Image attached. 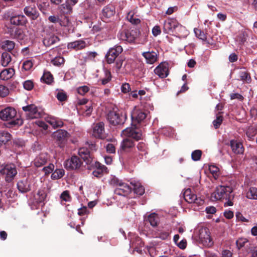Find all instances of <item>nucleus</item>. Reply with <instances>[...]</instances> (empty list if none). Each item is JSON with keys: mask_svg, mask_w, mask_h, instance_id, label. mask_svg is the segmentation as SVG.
<instances>
[{"mask_svg": "<svg viewBox=\"0 0 257 257\" xmlns=\"http://www.w3.org/2000/svg\"><path fill=\"white\" fill-rule=\"evenodd\" d=\"M124 60L122 58H118L115 62V67L117 70H120L121 68H123L125 70H127L126 66L124 65L123 66Z\"/></svg>", "mask_w": 257, "mask_h": 257, "instance_id": "obj_49", "label": "nucleus"}, {"mask_svg": "<svg viewBox=\"0 0 257 257\" xmlns=\"http://www.w3.org/2000/svg\"><path fill=\"white\" fill-rule=\"evenodd\" d=\"M143 56L145 58L148 63L153 64L157 61L158 55L156 52H146L143 53Z\"/></svg>", "mask_w": 257, "mask_h": 257, "instance_id": "obj_26", "label": "nucleus"}, {"mask_svg": "<svg viewBox=\"0 0 257 257\" xmlns=\"http://www.w3.org/2000/svg\"><path fill=\"white\" fill-rule=\"evenodd\" d=\"M42 79L47 84H50L53 80L52 75L49 72H45Z\"/></svg>", "mask_w": 257, "mask_h": 257, "instance_id": "obj_44", "label": "nucleus"}, {"mask_svg": "<svg viewBox=\"0 0 257 257\" xmlns=\"http://www.w3.org/2000/svg\"><path fill=\"white\" fill-rule=\"evenodd\" d=\"M78 154L86 164H90L92 161V157L90 151L86 147H82L79 149Z\"/></svg>", "mask_w": 257, "mask_h": 257, "instance_id": "obj_22", "label": "nucleus"}, {"mask_svg": "<svg viewBox=\"0 0 257 257\" xmlns=\"http://www.w3.org/2000/svg\"><path fill=\"white\" fill-rule=\"evenodd\" d=\"M115 13V8L113 6H107L102 11L101 18L104 22H107L114 16Z\"/></svg>", "mask_w": 257, "mask_h": 257, "instance_id": "obj_17", "label": "nucleus"}, {"mask_svg": "<svg viewBox=\"0 0 257 257\" xmlns=\"http://www.w3.org/2000/svg\"><path fill=\"white\" fill-rule=\"evenodd\" d=\"M110 182L111 184L116 186L115 192L117 194L125 196L131 192V188L128 184L117 178L112 179Z\"/></svg>", "mask_w": 257, "mask_h": 257, "instance_id": "obj_4", "label": "nucleus"}, {"mask_svg": "<svg viewBox=\"0 0 257 257\" xmlns=\"http://www.w3.org/2000/svg\"><path fill=\"white\" fill-rule=\"evenodd\" d=\"M122 51L120 46H116L114 48L109 49L105 56L106 62L108 64L113 63L119 54Z\"/></svg>", "mask_w": 257, "mask_h": 257, "instance_id": "obj_10", "label": "nucleus"}, {"mask_svg": "<svg viewBox=\"0 0 257 257\" xmlns=\"http://www.w3.org/2000/svg\"><path fill=\"white\" fill-rule=\"evenodd\" d=\"M60 197L62 200L66 202H69L71 200V197L68 191H65L63 192L61 195Z\"/></svg>", "mask_w": 257, "mask_h": 257, "instance_id": "obj_57", "label": "nucleus"}, {"mask_svg": "<svg viewBox=\"0 0 257 257\" xmlns=\"http://www.w3.org/2000/svg\"><path fill=\"white\" fill-rule=\"evenodd\" d=\"M138 36L136 30H122L119 31L117 37L121 41H126L129 43L134 42Z\"/></svg>", "mask_w": 257, "mask_h": 257, "instance_id": "obj_6", "label": "nucleus"}, {"mask_svg": "<svg viewBox=\"0 0 257 257\" xmlns=\"http://www.w3.org/2000/svg\"><path fill=\"white\" fill-rule=\"evenodd\" d=\"M223 120V117L221 115H218L216 117V119L213 121V124L215 128H217L219 127L220 124L222 123Z\"/></svg>", "mask_w": 257, "mask_h": 257, "instance_id": "obj_53", "label": "nucleus"}, {"mask_svg": "<svg viewBox=\"0 0 257 257\" xmlns=\"http://www.w3.org/2000/svg\"><path fill=\"white\" fill-rule=\"evenodd\" d=\"M248 241L246 238H240L236 240V244L238 247H242L244 246L245 243H248Z\"/></svg>", "mask_w": 257, "mask_h": 257, "instance_id": "obj_63", "label": "nucleus"}, {"mask_svg": "<svg viewBox=\"0 0 257 257\" xmlns=\"http://www.w3.org/2000/svg\"><path fill=\"white\" fill-rule=\"evenodd\" d=\"M0 173L5 175L7 182H10L13 180L17 174V171L14 164H0Z\"/></svg>", "mask_w": 257, "mask_h": 257, "instance_id": "obj_3", "label": "nucleus"}, {"mask_svg": "<svg viewBox=\"0 0 257 257\" xmlns=\"http://www.w3.org/2000/svg\"><path fill=\"white\" fill-rule=\"evenodd\" d=\"M59 23L61 26L64 27H69L71 24L70 22L67 17H65L63 20H60Z\"/></svg>", "mask_w": 257, "mask_h": 257, "instance_id": "obj_62", "label": "nucleus"}, {"mask_svg": "<svg viewBox=\"0 0 257 257\" xmlns=\"http://www.w3.org/2000/svg\"><path fill=\"white\" fill-rule=\"evenodd\" d=\"M11 135L7 132L0 133V146L6 144L11 140Z\"/></svg>", "mask_w": 257, "mask_h": 257, "instance_id": "obj_34", "label": "nucleus"}, {"mask_svg": "<svg viewBox=\"0 0 257 257\" xmlns=\"http://www.w3.org/2000/svg\"><path fill=\"white\" fill-rule=\"evenodd\" d=\"M184 199L189 203H195L198 205H201L204 200L200 197H197L190 188L185 190L183 193Z\"/></svg>", "mask_w": 257, "mask_h": 257, "instance_id": "obj_8", "label": "nucleus"}, {"mask_svg": "<svg viewBox=\"0 0 257 257\" xmlns=\"http://www.w3.org/2000/svg\"><path fill=\"white\" fill-rule=\"evenodd\" d=\"M15 72L13 68L5 69L0 73V79L4 80H8L13 76Z\"/></svg>", "mask_w": 257, "mask_h": 257, "instance_id": "obj_28", "label": "nucleus"}, {"mask_svg": "<svg viewBox=\"0 0 257 257\" xmlns=\"http://www.w3.org/2000/svg\"><path fill=\"white\" fill-rule=\"evenodd\" d=\"M122 135L126 138L121 142L118 152H127L135 146V142L132 139L138 141L141 139V131L133 124L131 127H127L122 132Z\"/></svg>", "mask_w": 257, "mask_h": 257, "instance_id": "obj_1", "label": "nucleus"}, {"mask_svg": "<svg viewBox=\"0 0 257 257\" xmlns=\"http://www.w3.org/2000/svg\"><path fill=\"white\" fill-rule=\"evenodd\" d=\"M233 189L229 186H218L211 194V199L212 201L220 200L225 199L227 196L232 193Z\"/></svg>", "mask_w": 257, "mask_h": 257, "instance_id": "obj_2", "label": "nucleus"}, {"mask_svg": "<svg viewBox=\"0 0 257 257\" xmlns=\"http://www.w3.org/2000/svg\"><path fill=\"white\" fill-rule=\"evenodd\" d=\"M131 184L133 186L134 192L138 195H142L145 193V188L139 181H133Z\"/></svg>", "mask_w": 257, "mask_h": 257, "instance_id": "obj_27", "label": "nucleus"}, {"mask_svg": "<svg viewBox=\"0 0 257 257\" xmlns=\"http://www.w3.org/2000/svg\"><path fill=\"white\" fill-rule=\"evenodd\" d=\"M9 94V89L5 86L0 84V96L5 97Z\"/></svg>", "mask_w": 257, "mask_h": 257, "instance_id": "obj_51", "label": "nucleus"}, {"mask_svg": "<svg viewBox=\"0 0 257 257\" xmlns=\"http://www.w3.org/2000/svg\"><path fill=\"white\" fill-rule=\"evenodd\" d=\"M179 23L175 19L169 18L165 21L163 26V31L167 34H171L178 28Z\"/></svg>", "mask_w": 257, "mask_h": 257, "instance_id": "obj_12", "label": "nucleus"}, {"mask_svg": "<svg viewBox=\"0 0 257 257\" xmlns=\"http://www.w3.org/2000/svg\"><path fill=\"white\" fill-rule=\"evenodd\" d=\"M126 19L134 25H137L141 22L140 20L137 18V16H135V13L133 11L127 13Z\"/></svg>", "mask_w": 257, "mask_h": 257, "instance_id": "obj_32", "label": "nucleus"}, {"mask_svg": "<svg viewBox=\"0 0 257 257\" xmlns=\"http://www.w3.org/2000/svg\"><path fill=\"white\" fill-rule=\"evenodd\" d=\"M22 109L26 112L27 117L29 119L37 118L41 116V113L35 104H32L23 106Z\"/></svg>", "mask_w": 257, "mask_h": 257, "instance_id": "obj_9", "label": "nucleus"}, {"mask_svg": "<svg viewBox=\"0 0 257 257\" xmlns=\"http://www.w3.org/2000/svg\"><path fill=\"white\" fill-rule=\"evenodd\" d=\"M199 240L200 243L205 247H211L214 244L210 233L207 228H202L199 230Z\"/></svg>", "mask_w": 257, "mask_h": 257, "instance_id": "obj_5", "label": "nucleus"}, {"mask_svg": "<svg viewBox=\"0 0 257 257\" xmlns=\"http://www.w3.org/2000/svg\"><path fill=\"white\" fill-rule=\"evenodd\" d=\"M12 60L11 55L7 52H4L2 55L1 64L4 67L7 66Z\"/></svg>", "mask_w": 257, "mask_h": 257, "instance_id": "obj_33", "label": "nucleus"}, {"mask_svg": "<svg viewBox=\"0 0 257 257\" xmlns=\"http://www.w3.org/2000/svg\"><path fill=\"white\" fill-rule=\"evenodd\" d=\"M17 187L20 192L26 193L31 190V184L28 179L19 181L17 183Z\"/></svg>", "mask_w": 257, "mask_h": 257, "instance_id": "obj_20", "label": "nucleus"}, {"mask_svg": "<svg viewBox=\"0 0 257 257\" xmlns=\"http://www.w3.org/2000/svg\"><path fill=\"white\" fill-rule=\"evenodd\" d=\"M195 36L199 39L201 40L203 42L208 43L207 39L206 34L201 30L197 28L194 29Z\"/></svg>", "mask_w": 257, "mask_h": 257, "instance_id": "obj_35", "label": "nucleus"}, {"mask_svg": "<svg viewBox=\"0 0 257 257\" xmlns=\"http://www.w3.org/2000/svg\"><path fill=\"white\" fill-rule=\"evenodd\" d=\"M106 168L104 166H100L99 168H97L96 170L93 171V175L96 177H99L101 176L102 173L105 171Z\"/></svg>", "mask_w": 257, "mask_h": 257, "instance_id": "obj_46", "label": "nucleus"}, {"mask_svg": "<svg viewBox=\"0 0 257 257\" xmlns=\"http://www.w3.org/2000/svg\"><path fill=\"white\" fill-rule=\"evenodd\" d=\"M234 198V195L232 194V193L229 194L226 198H225V199L227 200V201L224 203V206H232L233 203L232 201V200Z\"/></svg>", "mask_w": 257, "mask_h": 257, "instance_id": "obj_54", "label": "nucleus"}, {"mask_svg": "<svg viewBox=\"0 0 257 257\" xmlns=\"http://www.w3.org/2000/svg\"><path fill=\"white\" fill-rule=\"evenodd\" d=\"M92 135L96 138L104 139L106 137L104 131V124L99 122L94 125L93 128Z\"/></svg>", "mask_w": 257, "mask_h": 257, "instance_id": "obj_14", "label": "nucleus"}, {"mask_svg": "<svg viewBox=\"0 0 257 257\" xmlns=\"http://www.w3.org/2000/svg\"><path fill=\"white\" fill-rule=\"evenodd\" d=\"M246 246L248 248V251L251 254V257H257V247L250 243L247 244Z\"/></svg>", "mask_w": 257, "mask_h": 257, "instance_id": "obj_50", "label": "nucleus"}, {"mask_svg": "<svg viewBox=\"0 0 257 257\" xmlns=\"http://www.w3.org/2000/svg\"><path fill=\"white\" fill-rule=\"evenodd\" d=\"M107 119L110 124L116 125L123 123L125 116L121 112L116 111H110L107 114Z\"/></svg>", "mask_w": 257, "mask_h": 257, "instance_id": "obj_7", "label": "nucleus"}, {"mask_svg": "<svg viewBox=\"0 0 257 257\" xmlns=\"http://www.w3.org/2000/svg\"><path fill=\"white\" fill-rule=\"evenodd\" d=\"M106 150L108 153L114 154L115 153V148L112 144H108L106 146Z\"/></svg>", "mask_w": 257, "mask_h": 257, "instance_id": "obj_60", "label": "nucleus"}, {"mask_svg": "<svg viewBox=\"0 0 257 257\" xmlns=\"http://www.w3.org/2000/svg\"><path fill=\"white\" fill-rule=\"evenodd\" d=\"M71 5H69L68 3H67L66 4H63L61 5L60 8L62 10H64V13H69L72 10V6Z\"/></svg>", "mask_w": 257, "mask_h": 257, "instance_id": "obj_61", "label": "nucleus"}, {"mask_svg": "<svg viewBox=\"0 0 257 257\" xmlns=\"http://www.w3.org/2000/svg\"><path fill=\"white\" fill-rule=\"evenodd\" d=\"M209 170L214 178L217 179L219 175V168L215 165H210Z\"/></svg>", "mask_w": 257, "mask_h": 257, "instance_id": "obj_42", "label": "nucleus"}, {"mask_svg": "<svg viewBox=\"0 0 257 257\" xmlns=\"http://www.w3.org/2000/svg\"><path fill=\"white\" fill-rule=\"evenodd\" d=\"M178 29V36L179 38H185L188 35L189 33L185 27L179 24Z\"/></svg>", "mask_w": 257, "mask_h": 257, "instance_id": "obj_41", "label": "nucleus"}, {"mask_svg": "<svg viewBox=\"0 0 257 257\" xmlns=\"http://www.w3.org/2000/svg\"><path fill=\"white\" fill-rule=\"evenodd\" d=\"M48 159V155L45 153H42L35 159L34 165L37 167H40L45 165Z\"/></svg>", "mask_w": 257, "mask_h": 257, "instance_id": "obj_23", "label": "nucleus"}, {"mask_svg": "<svg viewBox=\"0 0 257 257\" xmlns=\"http://www.w3.org/2000/svg\"><path fill=\"white\" fill-rule=\"evenodd\" d=\"M89 90V88L87 86H81L77 88V92L82 95H84L86 93L88 92Z\"/></svg>", "mask_w": 257, "mask_h": 257, "instance_id": "obj_59", "label": "nucleus"}, {"mask_svg": "<svg viewBox=\"0 0 257 257\" xmlns=\"http://www.w3.org/2000/svg\"><path fill=\"white\" fill-rule=\"evenodd\" d=\"M246 197L249 199L257 200V187L249 188L246 193Z\"/></svg>", "mask_w": 257, "mask_h": 257, "instance_id": "obj_30", "label": "nucleus"}, {"mask_svg": "<svg viewBox=\"0 0 257 257\" xmlns=\"http://www.w3.org/2000/svg\"><path fill=\"white\" fill-rule=\"evenodd\" d=\"M154 72L160 78L166 77L169 74L168 64L166 62L161 63L155 68Z\"/></svg>", "mask_w": 257, "mask_h": 257, "instance_id": "obj_16", "label": "nucleus"}, {"mask_svg": "<svg viewBox=\"0 0 257 257\" xmlns=\"http://www.w3.org/2000/svg\"><path fill=\"white\" fill-rule=\"evenodd\" d=\"M131 116L133 123H140L146 118L147 113L144 110L135 107L132 112Z\"/></svg>", "mask_w": 257, "mask_h": 257, "instance_id": "obj_13", "label": "nucleus"}, {"mask_svg": "<svg viewBox=\"0 0 257 257\" xmlns=\"http://www.w3.org/2000/svg\"><path fill=\"white\" fill-rule=\"evenodd\" d=\"M46 196L47 194L45 190H39L35 196V199L38 203H42L45 201Z\"/></svg>", "mask_w": 257, "mask_h": 257, "instance_id": "obj_36", "label": "nucleus"}, {"mask_svg": "<svg viewBox=\"0 0 257 257\" xmlns=\"http://www.w3.org/2000/svg\"><path fill=\"white\" fill-rule=\"evenodd\" d=\"M24 87L25 89L31 90L34 87L33 82L31 80L25 81L23 83Z\"/></svg>", "mask_w": 257, "mask_h": 257, "instance_id": "obj_56", "label": "nucleus"}, {"mask_svg": "<svg viewBox=\"0 0 257 257\" xmlns=\"http://www.w3.org/2000/svg\"><path fill=\"white\" fill-rule=\"evenodd\" d=\"M202 155V152L199 150L193 151L191 154L192 159L194 161H199Z\"/></svg>", "mask_w": 257, "mask_h": 257, "instance_id": "obj_48", "label": "nucleus"}, {"mask_svg": "<svg viewBox=\"0 0 257 257\" xmlns=\"http://www.w3.org/2000/svg\"><path fill=\"white\" fill-rule=\"evenodd\" d=\"M33 64L31 60H26L23 64V68L27 71L30 70L33 67Z\"/></svg>", "mask_w": 257, "mask_h": 257, "instance_id": "obj_55", "label": "nucleus"}, {"mask_svg": "<svg viewBox=\"0 0 257 257\" xmlns=\"http://www.w3.org/2000/svg\"><path fill=\"white\" fill-rule=\"evenodd\" d=\"M51 62L54 65L59 66L64 63V59L62 57H56Z\"/></svg>", "mask_w": 257, "mask_h": 257, "instance_id": "obj_52", "label": "nucleus"}, {"mask_svg": "<svg viewBox=\"0 0 257 257\" xmlns=\"http://www.w3.org/2000/svg\"><path fill=\"white\" fill-rule=\"evenodd\" d=\"M111 73L109 71H105V77L100 79L99 81L102 85H105L111 80Z\"/></svg>", "mask_w": 257, "mask_h": 257, "instance_id": "obj_47", "label": "nucleus"}, {"mask_svg": "<svg viewBox=\"0 0 257 257\" xmlns=\"http://www.w3.org/2000/svg\"><path fill=\"white\" fill-rule=\"evenodd\" d=\"M17 111L12 107H7L0 111V118L4 121H8L15 118Z\"/></svg>", "mask_w": 257, "mask_h": 257, "instance_id": "obj_11", "label": "nucleus"}, {"mask_svg": "<svg viewBox=\"0 0 257 257\" xmlns=\"http://www.w3.org/2000/svg\"><path fill=\"white\" fill-rule=\"evenodd\" d=\"M57 99L61 101H64L66 99V94L64 92H59L57 94Z\"/></svg>", "mask_w": 257, "mask_h": 257, "instance_id": "obj_64", "label": "nucleus"}, {"mask_svg": "<svg viewBox=\"0 0 257 257\" xmlns=\"http://www.w3.org/2000/svg\"><path fill=\"white\" fill-rule=\"evenodd\" d=\"M240 79L246 83H249L251 81V78L248 73L246 71H241L239 72Z\"/></svg>", "mask_w": 257, "mask_h": 257, "instance_id": "obj_43", "label": "nucleus"}, {"mask_svg": "<svg viewBox=\"0 0 257 257\" xmlns=\"http://www.w3.org/2000/svg\"><path fill=\"white\" fill-rule=\"evenodd\" d=\"M14 37L18 40H23L25 37V34L22 30L21 29H17L13 35Z\"/></svg>", "mask_w": 257, "mask_h": 257, "instance_id": "obj_45", "label": "nucleus"}, {"mask_svg": "<svg viewBox=\"0 0 257 257\" xmlns=\"http://www.w3.org/2000/svg\"><path fill=\"white\" fill-rule=\"evenodd\" d=\"M10 22L13 25L24 26L27 24L28 21L24 15H19L12 17Z\"/></svg>", "mask_w": 257, "mask_h": 257, "instance_id": "obj_21", "label": "nucleus"}, {"mask_svg": "<svg viewBox=\"0 0 257 257\" xmlns=\"http://www.w3.org/2000/svg\"><path fill=\"white\" fill-rule=\"evenodd\" d=\"M59 41V39L57 36L53 35L48 38H45L43 40V43L46 46H50Z\"/></svg>", "mask_w": 257, "mask_h": 257, "instance_id": "obj_31", "label": "nucleus"}, {"mask_svg": "<svg viewBox=\"0 0 257 257\" xmlns=\"http://www.w3.org/2000/svg\"><path fill=\"white\" fill-rule=\"evenodd\" d=\"M15 44L13 41L7 40L4 42L2 48L9 51L12 50L15 47Z\"/></svg>", "mask_w": 257, "mask_h": 257, "instance_id": "obj_39", "label": "nucleus"}, {"mask_svg": "<svg viewBox=\"0 0 257 257\" xmlns=\"http://www.w3.org/2000/svg\"><path fill=\"white\" fill-rule=\"evenodd\" d=\"M87 46L86 42L83 40H77L69 43L67 45L68 49H72L79 50L85 48Z\"/></svg>", "mask_w": 257, "mask_h": 257, "instance_id": "obj_25", "label": "nucleus"}, {"mask_svg": "<svg viewBox=\"0 0 257 257\" xmlns=\"http://www.w3.org/2000/svg\"><path fill=\"white\" fill-rule=\"evenodd\" d=\"M54 140L61 146V144L66 141L69 137L68 133L64 130H59L52 135Z\"/></svg>", "mask_w": 257, "mask_h": 257, "instance_id": "obj_15", "label": "nucleus"}, {"mask_svg": "<svg viewBox=\"0 0 257 257\" xmlns=\"http://www.w3.org/2000/svg\"><path fill=\"white\" fill-rule=\"evenodd\" d=\"M148 220L153 226H156L158 222V217L155 213H151L148 217Z\"/></svg>", "mask_w": 257, "mask_h": 257, "instance_id": "obj_38", "label": "nucleus"}, {"mask_svg": "<svg viewBox=\"0 0 257 257\" xmlns=\"http://www.w3.org/2000/svg\"><path fill=\"white\" fill-rule=\"evenodd\" d=\"M24 12L27 17L33 20H36L39 16V12L34 4L25 7L24 9Z\"/></svg>", "mask_w": 257, "mask_h": 257, "instance_id": "obj_18", "label": "nucleus"}, {"mask_svg": "<svg viewBox=\"0 0 257 257\" xmlns=\"http://www.w3.org/2000/svg\"><path fill=\"white\" fill-rule=\"evenodd\" d=\"M54 169V165L53 164H50L48 166L45 167L43 169V171L45 172L46 175L49 174Z\"/></svg>", "mask_w": 257, "mask_h": 257, "instance_id": "obj_58", "label": "nucleus"}, {"mask_svg": "<svg viewBox=\"0 0 257 257\" xmlns=\"http://www.w3.org/2000/svg\"><path fill=\"white\" fill-rule=\"evenodd\" d=\"M46 120L54 128L61 127L63 125V122L60 119L55 117H47L46 119Z\"/></svg>", "mask_w": 257, "mask_h": 257, "instance_id": "obj_29", "label": "nucleus"}, {"mask_svg": "<svg viewBox=\"0 0 257 257\" xmlns=\"http://www.w3.org/2000/svg\"><path fill=\"white\" fill-rule=\"evenodd\" d=\"M230 147L232 152L235 154H242L244 152L242 144L235 140L230 141Z\"/></svg>", "mask_w": 257, "mask_h": 257, "instance_id": "obj_24", "label": "nucleus"}, {"mask_svg": "<svg viewBox=\"0 0 257 257\" xmlns=\"http://www.w3.org/2000/svg\"><path fill=\"white\" fill-rule=\"evenodd\" d=\"M82 112L84 115L89 116L92 111V107L91 103H88L87 105L83 106L81 108Z\"/></svg>", "mask_w": 257, "mask_h": 257, "instance_id": "obj_40", "label": "nucleus"}, {"mask_svg": "<svg viewBox=\"0 0 257 257\" xmlns=\"http://www.w3.org/2000/svg\"><path fill=\"white\" fill-rule=\"evenodd\" d=\"M81 165V161L77 156H72L70 159L67 160L65 163V166L69 169H76Z\"/></svg>", "mask_w": 257, "mask_h": 257, "instance_id": "obj_19", "label": "nucleus"}, {"mask_svg": "<svg viewBox=\"0 0 257 257\" xmlns=\"http://www.w3.org/2000/svg\"><path fill=\"white\" fill-rule=\"evenodd\" d=\"M65 171L63 169H56L51 175L52 179H58L61 178L64 175Z\"/></svg>", "mask_w": 257, "mask_h": 257, "instance_id": "obj_37", "label": "nucleus"}]
</instances>
